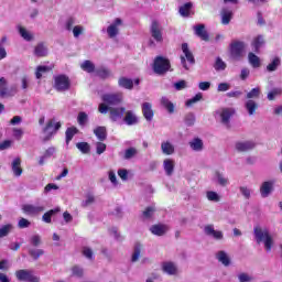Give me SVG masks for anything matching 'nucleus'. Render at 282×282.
I'll use <instances>...</instances> for the list:
<instances>
[{"label": "nucleus", "mask_w": 282, "mask_h": 282, "mask_svg": "<svg viewBox=\"0 0 282 282\" xmlns=\"http://www.w3.org/2000/svg\"><path fill=\"white\" fill-rule=\"evenodd\" d=\"M274 184H276L275 180L264 181L260 186L261 197H270V194L274 191Z\"/></svg>", "instance_id": "obj_13"}, {"label": "nucleus", "mask_w": 282, "mask_h": 282, "mask_svg": "<svg viewBox=\"0 0 282 282\" xmlns=\"http://www.w3.org/2000/svg\"><path fill=\"white\" fill-rule=\"evenodd\" d=\"M202 98H204V96L202 95V93H198L193 98L188 99L185 102V105H186V107H193V105H195L196 102H199V100H202Z\"/></svg>", "instance_id": "obj_51"}, {"label": "nucleus", "mask_w": 282, "mask_h": 282, "mask_svg": "<svg viewBox=\"0 0 282 282\" xmlns=\"http://www.w3.org/2000/svg\"><path fill=\"white\" fill-rule=\"evenodd\" d=\"M56 213H61V208H55L46 212L43 216L42 219L45 224H52V217L53 215H56Z\"/></svg>", "instance_id": "obj_38"}, {"label": "nucleus", "mask_w": 282, "mask_h": 282, "mask_svg": "<svg viewBox=\"0 0 282 282\" xmlns=\"http://www.w3.org/2000/svg\"><path fill=\"white\" fill-rule=\"evenodd\" d=\"M18 30H19L20 36H22V39L24 41L30 42V41L34 40V34L31 31H29L28 29H25L23 26H19Z\"/></svg>", "instance_id": "obj_29"}, {"label": "nucleus", "mask_w": 282, "mask_h": 282, "mask_svg": "<svg viewBox=\"0 0 282 282\" xmlns=\"http://www.w3.org/2000/svg\"><path fill=\"white\" fill-rule=\"evenodd\" d=\"M101 100H104V105H118L122 101V94H106Z\"/></svg>", "instance_id": "obj_15"}, {"label": "nucleus", "mask_w": 282, "mask_h": 282, "mask_svg": "<svg viewBox=\"0 0 282 282\" xmlns=\"http://www.w3.org/2000/svg\"><path fill=\"white\" fill-rule=\"evenodd\" d=\"M43 210H45V206L41 203L22 205V213L29 217H36V215H41Z\"/></svg>", "instance_id": "obj_7"}, {"label": "nucleus", "mask_w": 282, "mask_h": 282, "mask_svg": "<svg viewBox=\"0 0 282 282\" xmlns=\"http://www.w3.org/2000/svg\"><path fill=\"white\" fill-rule=\"evenodd\" d=\"M259 96H261V88H259V87H256V88L251 89L247 94L248 100H252V98H259Z\"/></svg>", "instance_id": "obj_52"}, {"label": "nucleus", "mask_w": 282, "mask_h": 282, "mask_svg": "<svg viewBox=\"0 0 282 282\" xmlns=\"http://www.w3.org/2000/svg\"><path fill=\"white\" fill-rule=\"evenodd\" d=\"M204 232L205 235H207L208 237H213V239H216L217 241H221V239H224V232H221L220 230H215V226L213 225L205 226Z\"/></svg>", "instance_id": "obj_16"}, {"label": "nucleus", "mask_w": 282, "mask_h": 282, "mask_svg": "<svg viewBox=\"0 0 282 282\" xmlns=\"http://www.w3.org/2000/svg\"><path fill=\"white\" fill-rule=\"evenodd\" d=\"M193 8V4L191 2L185 3L180 8V14L181 17H188L191 14V9Z\"/></svg>", "instance_id": "obj_45"}, {"label": "nucleus", "mask_w": 282, "mask_h": 282, "mask_svg": "<svg viewBox=\"0 0 282 282\" xmlns=\"http://www.w3.org/2000/svg\"><path fill=\"white\" fill-rule=\"evenodd\" d=\"M232 10L230 9H223L220 12L221 23L223 25H228L230 21H232Z\"/></svg>", "instance_id": "obj_24"}, {"label": "nucleus", "mask_w": 282, "mask_h": 282, "mask_svg": "<svg viewBox=\"0 0 282 282\" xmlns=\"http://www.w3.org/2000/svg\"><path fill=\"white\" fill-rule=\"evenodd\" d=\"M254 147L256 144L253 141H238L235 144L236 151H239L240 153H243L246 151H252Z\"/></svg>", "instance_id": "obj_18"}, {"label": "nucleus", "mask_w": 282, "mask_h": 282, "mask_svg": "<svg viewBox=\"0 0 282 282\" xmlns=\"http://www.w3.org/2000/svg\"><path fill=\"white\" fill-rule=\"evenodd\" d=\"M214 116L223 124H230V118L235 116V110L232 108H219L214 112Z\"/></svg>", "instance_id": "obj_6"}, {"label": "nucleus", "mask_w": 282, "mask_h": 282, "mask_svg": "<svg viewBox=\"0 0 282 282\" xmlns=\"http://www.w3.org/2000/svg\"><path fill=\"white\" fill-rule=\"evenodd\" d=\"M74 25H76V18L70 17L65 21V30H67V32H72Z\"/></svg>", "instance_id": "obj_53"}, {"label": "nucleus", "mask_w": 282, "mask_h": 282, "mask_svg": "<svg viewBox=\"0 0 282 282\" xmlns=\"http://www.w3.org/2000/svg\"><path fill=\"white\" fill-rule=\"evenodd\" d=\"M253 237L257 243H263L265 252H271L274 246V236L265 226L257 225L253 227Z\"/></svg>", "instance_id": "obj_1"}, {"label": "nucleus", "mask_w": 282, "mask_h": 282, "mask_svg": "<svg viewBox=\"0 0 282 282\" xmlns=\"http://www.w3.org/2000/svg\"><path fill=\"white\" fill-rule=\"evenodd\" d=\"M72 274H73V276H77L78 279H80V276H83V274H84L83 268L73 267L72 268Z\"/></svg>", "instance_id": "obj_61"}, {"label": "nucleus", "mask_w": 282, "mask_h": 282, "mask_svg": "<svg viewBox=\"0 0 282 282\" xmlns=\"http://www.w3.org/2000/svg\"><path fill=\"white\" fill-rule=\"evenodd\" d=\"M181 50L183 52V54H181V64L184 69H188V64H186V61L189 63V65H195V56H193V52H191L187 43H183Z\"/></svg>", "instance_id": "obj_5"}, {"label": "nucleus", "mask_w": 282, "mask_h": 282, "mask_svg": "<svg viewBox=\"0 0 282 282\" xmlns=\"http://www.w3.org/2000/svg\"><path fill=\"white\" fill-rule=\"evenodd\" d=\"M238 281L239 282H252V281H254V276H252V274H250V273L242 272V273L238 274Z\"/></svg>", "instance_id": "obj_47"}, {"label": "nucleus", "mask_w": 282, "mask_h": 282, "mask_svg": "<svg viewBox=\"0 0 282 282\" xmlns=\"http://www.w3.org/2000/svg\"><path fill=\"white\" fill-rule=\"evenodd\" d=\"M94 202H96V199L94 198V196L88 195V196L86 197V199L83 200L82 206H83L84 208H87L88 206H91V204H94Z\"/></svg>", "instance_id": "obj_62"}, {"label": "nucleus", "mask_w": 282, "mask_h": 282, "mask_svg": "<svg viewBox=\"0 0 282 282\" xmlns=\"http://www.w3.org/2000/svg\"><path fill=\"white\" fill-rule=\"evenodd\" d=\"M248 61H249V65H251L253 69L261 67V58H259V56H257L254 53L248 54Z\"/></svg>", "instance_id": "obj_28"}, {"label": "nucleus", "mask_w": 282, "mask_h": 282, "mask_svg": "<svg viewBox=\"0 0 282 282\" xmlns=\"http://www.w3.org/2000/svg\"><path fill=\"white\" fill-rule=\"evenodd\" d=\"M161 151L163 155H173L175 153V145L171 141H163L161 143Z\"/></svg>", "instance_id": "obj_23"}, {"label": "nucleus", "mask_w": 282, "mask_h": 282, "mask_svg": "<svg viewBox=\"0 0 282 282\" xmlns=\"http://www.w3.org/2000/svg\"><path fill=\"white\" fill-rule=\"evenodd\" d=\"M15 278L21 282H41V276L34 274L30 269H20L15 271Z\"/></svg>", "instance_id": "obj_4"}, {"label": "nucleus", "mask_w": 282, "mask_h": 282, "mask_svg": "<svg viewBox=\"0 0 282 282\" xmlns=\"http://www.w3.org/2000/svg\"><path fill=\"white\" fill-rule=\"evenodd\" d=\"M54 87L57 91H67L69 89V77L65 75L55 76Z\"/></svg>", "instance_id": "obj_12"}, {"label": "nucleus", "mask_w": 282, "mask_h": 282, "mask_svg": "<svg viewBox=\"0 0 282 282\" xmlns=\"http://www.w3.org/2000/svg\"><path fill=\"white\" fill-rule=\"evenodd\" d=\"M167 69H171V62L167 58L159 56L154 59L153 70L155 74H166Z\"/></svg>", "instance_id": "obj_8"}, {"label": "nucleus", "mask_w": 282, "mask_h": 282, "mask_svg": "<svg viewBox=\"0 0 282 282\" xmlns=\"http://www.w3.org/2000/svg\"><path fill=\"white\" fill-rule=\"evenodd\" d=\"M163 169L167 176L173 175L175 171V161L173 159H165L163 161Z\"/></svg>", "instance_id": "obj_21"}, {"label": "nucleus", "mask_w": 282, "mask_h": 282, "mask_svg": "<svg viewBox=\"0 0 282 282\" xmlns=\"http://www.w3.org/2000/svg\"><path fill=\"white\" fill-rule=\"evenodd\" d=\"M213 181L218 184V186H221L223 188H226V186H230V178H228V176H226V174L216 171L214 173V177Z\"/></svg>", "instance_id": "obj_14"}, {"label": "nucleus", "mask_w": 282, "mask_h": 282, "mask_svg": "<svg viewBox=\"0 0 282 282\" xmlns=\"http://www.w3.org/2000/svg\"><path fill=\"white\" fill-rule=\"evenodd\" d=\"M239 191H240V194L242 195V197H245V199H250V197H252V189H250V187L240 186Z\"/></svg>", "instance_id": "obj_50"}, {"label": "nucleus", "mask_w": 282, "mask_h": 282, "mask_svg": "<svg viewBox=\"0 0 282 282\" xmlns=\"http://www.w3.org/2000/svg\"><path fill=\"white\" fill-rule=\"evenodd\" d=\"M61 129V123L55 118L50 119L44 128L45 140H50L52 135H56V132Z\"/></svg>", "instance_id": "obj_9"}, {"label": "nucleus", "mask_w": 282, "mask_h": 282, "mask_svg": "<svg viewBox=\"0 0 282 282\" xmlns=\"http://www.w3.org/2000/svg\"><path fill=\"white\" fill-rule=\"evenodd\" d=\"M74 39H80L85 34V26L78 24L75 25L72 30Z\"/></svg>", "instance_id": "obj_41"}, {"label": "nucleus", "mask_w": 282, "mask_h": 282, "mask_svg": "<svg viewBox=\"0 0 282 282\" xmlns=\"http://www.w3.org/2000/svg\"><path fill=\"white\" fill-rule=\"evenodd\" d=\"M11 169H12L13 175H15V177H21V175H23V169H21V159L20 158L13 159V161L11 163Z\"/></svg>", "instance_id": "obj_22"}, {"label": "nucleus", "mask_w": 282, "mask_h": 282, "mask_svg": "<svg viewBox=\"0 0 282 282\" xmlns=\"http://www.w3.org/2000/svg\"><path fill=\"white\" fill-rule=\"evenodd\" d=\"M189 147L192 151H202L204 149V141L199 138H195L189 141Z\"/></svg>", "instance_id": "obj_31"}, {"label": "nucleus", "mask_w": 282, "mask_h": 282, "mask_svg": "<svg viewBox=\"0 0 282 282\" xmlns=\"http://www.w3.org/2000/svg\"><path fill=\"white\" fill-rule=\"evenodd\" d=\"M161 270L164 274H167V276H177L180 274V268L177 263L173 261L162 262Z\"/></svg>", "instance_id": "obj_10"}, {"label": "nucleus", "mask_w": 282, "mask_h": 282, "mask_svg": "<svg viewBox=\"0 0 282 282\" xmlns=\"http://www.w3.org/2000/svg\"><path fill=\"white\" fill-rule=\"evenodd\" d=\"M119 87L123 89H133V79L127 77H120L118 80Z\"/></svg>", "instance_id": "obj_30"}, {"label": "nucleus", "mask_w": 282, "mask_h": 282, "mask_svg": "<svg viewBox=\"0 0 282 282\" xmlns=\"http://www.w3.org/2000/svg\"><path fill=\"white\" fill-rule=\"evenodd\" d=\"M44 253H45V251H43L42 249L30 250V254L34 259H39V257H43Z\"/></svg>", "instance_id": "obj_63"}, {"label": "nucleus", "mask_w": 282, "mask_h": 282, "mask_svg": "<svg viewBox=\"0 0 282 282\" xmlns=\"http://www.w3.org/2000/svg\"><path fill=\"white\" fill-rule=\"evenodd\" d=\"M185 124H187V127H193V124H195V115L193 112L185 116Z\"/></svg>", "instance_id": "obj_58"}, {"label": "nucleus", "mask_w": 282, "mask_h": 282, "mask_svg": "<svg viewBox=\"0 0 282 282\" xmlns=\"http://www.w3.org/2000/svg\"><path fill=\"white\" fill-rule=\"evenodd\" d=\"M34 55L40 58L43 56H47V46H45V44L43 43L37 44L34 48Z\"/></svg>", "instance_id": "obj_33"}, {"label": "nucleus", "mask_w": 282, "mask_h": 282, "mask_svg": "<svg viewBox=\"0 0 282 282\" xmlns=\"http://www.w3.org/2000/svg\"><path fill=\"white\" fill-rule=\"evenodd\" d=\"M80 67L83 69V72H87V74H94V72H96V65H94L91 63V61H84L82 64H80Z\"/></svg>", "instance_id": "obj_36"}, {"label": "nucleus", "mask_w": 282, "mask_h": 282, "mask_svg": "<svg viewBox=\"0 0 282 282\" xmlns=\"http://www.w3.org/2000/svg\"><path fill=\"white\" fill-rule=\"evenodd\" d=\"M14 227L12 226V224H8L4 225L0 228V239H3V237H8V235H10V232H12V229Z\"/></svg>", "instance_id": "obj_42"}, {"label": "nucleus", "mask_w": 282, "mask_h": 282, "mask_svg": "<svg viewBox=\"0 0 282 282\" xmlns=\"http://www.w3.org/2000/svg\"><path fill=\"white\" fill-rule=\"evenodd\" d=\"M150 231L152 232V235H156V237H162L163 235H166V232H169V226L166 225H153L150 228Z\"/></svg>", "instance_id": "obj_19"}, {"label": "nucleus", "mask_w": 282, "mask_h": 282, "mask_svg": "<svg viewBox=\"0 0 282 282\" xmlns=\"http://www.w3.org/2000/svg\"><path fill=\"white\" fill-rule=\"evenodd\" d=\"M96 151L98 155H102V153H105V151H107V144L102 143V142H97L96 143Z\"/></svg>", "instance_id": "obj_60"}, {"label": "nucleus", "mask_w": 282, "mask_h": 282, "mask_svg": "<svg viewBox=\"0 0 282 282\" xmlns=\"http://www.w3.org/2000/svg\"><path fill=\"white\" fill-rule=\"evenodd\" d=\"M50 67L48 66H37L36 67V72H35V76L37 79L43 78L44 74H47V72H50Z\"/></svg>", "instance_id": "obj_49"}, {"label": "nucleus", "mask_w": 282, "mask_h": 282, "mask_svg": "<svg viewBox=\"0 0 282 282\" xmlns=\"http://www.w3.org/2000/svg\"><path fill=\"white\" fill-rule=\"evenodd\" d=\"M76 133H78V129L76 128H68L66 130V144H69V142H72Z\"/></svg>", "instance_id": "obj_48"}, {"label": "nucleus", "mask_w": 282, "mask_h": 282, "mask_svg": "<svg viewBox=\"0 0 282 282\" xmlns=\"http://www.w3.org/2000/svg\"><path fill=\"white\" fill-rule=\"evenodd\" d=\"M259 105H257V101L252 99H248L245 104V109L248 111L249 116H254Z\"/></svg>", "instance_id": "obj_26"}, {"label": "nucleus", "mask_w": 282, "mask_h": 282, "mask_svg": "<svg viewBox=\"0 0 282 282\" xmlns=\"http://www.w3.org/2000/svg\"><path fill=\"white\" fill-rule=\"evenodd\" d=\"M88 116L86 112H79L77 117V122L80 127H85L87 124Z\"/></svg>", "instance_id": "obj_55"}, {"label": "nucleus", "mask_w": 282, "mask_h": 282, "mask_svg": "<svg viewBox=\"0 0 282 282\" xmlns=\"http://www.w3.org/2000/svg\"><path fill=\"white\" fill-rule=\"evenodd\" d=\"M94 133H95L96 138L98 140H100V142L107 140V128H105V127H97L94 130Z\"/></svg>", "instance_id": "obj_34"}, {"label": "nucleus", "mask_w": 282, "mask_h": 282, "mask_svg": "<svg viewBox=\"0 0 282 282\" xmlns=\"http://www.w3.org/2000/svg\"><path fill=\"white\" fill-rule=\"evenodd\" d=\"M0 96L1 98L8 96V80L4 77L0 78Z\"/></svg>", "instance_id": "obj_43"}, {"label": "nucleus", "mask_w": 282, "mask_h": 282, "mask_svg": "<svg viewBox=\"0 0 282 282\" xmlns=\"http://www.w3.org/2000/svg\"><path fill=\"white\" fill-rule=\"evenodd\" d=\"M124 122L129 127L133 124H138V117L135 116V113H133V111H127L124 117Z\"/></svg>", "instance_id": "obj_32"}, {"label": "nucleus", "mask_w": 282, "mask_h": 282, "mask_svg": "<svg viewBox=\"0 0 282 282\" xmlns=\"http://www.w3.org/2000/svg\"><path fill=\"white\" fill-rule=\"evenodd\" d=\"M134 155H138V150L135 148H129L124 152L126 160H131V158H134Z\"/></svg>", "instance_id": "obj_57"}, {"label": "nucleus", "mask_w": 282, "mask_h": 282, "mask_svg": "<svg viewBox=\"0 0 282 282\" xmlns=\"http://www.w3.org/2000/svg\"><path fill=\"white\" fill-rule=\"evenodd\" d=\"M142 113L148 122H151L153 120V106L151 105V102L142 104Z\"/></svg>", "instance_id": "obj_20"}, {"label": "nucleus", "mask_w": 282, "mask_h": 282, "mask_svg": "<svg viewBox=\"0 0 282 282\" xmlns=\"http://www.w3.org/2000/svg\"><path fill=\"white\" fill-rule=\"evenodd\" d=\"M141 252H142V245L137 243L134 246V249L131 256L132 263H135V261H139Z\"/></svg>", "instance_id": "obj_40"}, {"label": "nucleus", "mask_w": 282, "mask_h": 282, "mask_svg": "<svg viewBox=\"0 0 282 282\" xmlns=\"http://www.w3.org/2000/svg\"><path fill=\"white\" fill-rule=\"evenodd\" d=\"M216 259H218L219 263H223L226 268L230 265V256L226 253V251H218L216 254Z\"/></svg>", "instance_id": "obj_25"}, {"label": "nucleus", "mask_w": 282, "mask_h": 282, "mask_svg": "<svg viewBox=\"0 0 282 282\" xmlns=\"http://www.w3.org/2000/svg\"><path fill=\"white\" fill-rule=\"evenodd\" d=\"M123 22L122 19L116 18L111 22H109L108 26L101 30V32H106L108 39H116L118 34H120V28H122Z\"/></svg>", "instance_id": "obj_3"}, {"label": "nucleus", "mask_w": 282, "mask_h": 282, "mask_svg": "<svg viewBox=\"0 0 282 282\" xmlns=\"http://www.w3.org/2000/svg\"><path fill=\"white\" fill-rule=\"evenodd\" d=\"M30 220L25 219V218H21L18 223L19 228H30Z\"/></svg>", "instance_id": "obj_64"}, {"label": "nucleus", "mask_w": 282, "mask_h": 282, "mask_svg": "<svg viewBox=\"0 0 282 282\" xmlns=\"http://www.w3.org/2000/svg\"><path fill=\"white\" fill-rule=\"evenodd\" d=\"M279 65H281V58L275 57L272 59V62L267 66V69L269 72H276V69L279 68Z\"/></svg>", "instance_id": "obj_44"}, {"label": "nucleus", "mask_w": 282, "mask_h": 282, "mask_svg": "<svg viewBox=\"0 0 282 282\" xmlns=\"http://www.w3.org/2000/svg\"><path fill=\"white\" fill-rule=\"evenodd\" d=\"M251 45H252L254 52H259L260 47L265 45V40L263 39V36L258 35L257 37L253 39Z\"/></svg>", "instance_id": "obj_37"}, {"label": "nucleus", "mask_w": 282, "mask_h": 282, "mask_svg": "<svg viewBox=\"0 0 282 282\" xmlns=\"http://www.w3.org/2000/svg\"><path fill=\"white\" fill-rule=\"evenodd\" d=\"M186 87H188L186 80H180L174 84V88L176 89V91H182V89H186Z\"/></svg>", "instance_id": "obj_59"}, {"label": "nucleus", "mask_w": 282, "mask_h": 282, "mask_svg": "<svg viewBox=\"0 0 282 282\" xmlns=\"http://www.w3.org/2000/svg\"><path fill=\"white\" fill-rule=\"evenodd\" d=\"M196 36H199L202 41H208V33L206 32V29L204 24H198L194 28Z\"/></svg>", "instance_id": "obj_27"}, {"label": "nucleus", "mask_w": 282, "mask_h": 282, "mask_svg": "<svg viewBox=\"0 0 282 282\" xmlns=\"http://www.w3.org/2000/svg\"><path fill=\"white\" fill-rule=\"evenodd\" d=\"M151 36L156 41V43H162L163 37H162V26L158 22H152L151 25Z\"/></svg>", "instance_id": "obj_17"}, {"label": "nucleus", "mask_w": 282, "mask_h": 282, "mask_svg": "<svg viewBox=\"0 0 282 282\" xmlns=\"http://www.w3.org/2000/svg\"><path fill=\"white\" fill-rule=\"evenodd\" d=\"M281 88H273L271 91L268 93V100H274L276 96H281Z\"/></svg>", "instance_id": "obj_56"}, {"label": "nucleus", "mask_w": 282, "mask_h": 282, "mask_svg": "<svg viewBox=\"0 0 282 282\" xmlns=\"http://www.w3.org/2000/svg\"><path fill=\"white\" fill-rule=\"evenodd\" d=\"M206 198L208 202H214L215 204L221 202V196L215 191H207Z\"/></svg>", "instance_id": "obj_39"}, {"label": "nucleus", "mask_w": 282, "mask_h": 282, "mask_svg": "<svg viewBox=\"0 0 282 282\" xmlns=\"http://www.w3.org/2000/svg\"><path fill=\"white\" fill-rule=\"evenodd\" d=\"M214 67L216 72H224V69H226V64L224 63V59L221 57H218Z\"/></svg>", "instance_id": "obj_54"}, {"label": "nucleus", "mask_w": 282, "mask_h": 282, "mask_svg": "<svg viewBox=\"0 0 282 282\" xmlns=\"http://www.w3.org/2000/svg\"><path fill=\"white\" fill-rule=\"evenodd\" d=\"M76 148L84 154H87L91 151V147H89V143L87 142H79L76 144Z\"/></svg>", "instance_id": "obj_46"}, {"label": "nucleus", "mask_w": 282, "mask_h": 282, "mask_svg": "<svg viewBox=\"0 0 282 282\" xmlns=\"http://www.w3.org/2000/svg\"><path fill=\"white\" fill-rule=\"evenodd\" d=\"M243 50H246V43L241 41H235L230 45L231 58L239 61L243 56Z\"/></svg>", "instance_id": "obj_11"}, {"label": "nucleus", "mask_w": 282, "mask_h": 282, "mask_svg": "<svg viewBox=\"0 0 282 282\" xmlns=\"http://www.w3.org/2000/svg\"><path fill=\"white\" fill-rule=\"evenodd\" d=\"M98 110L99 113H107L108 111H110V119L112 120V122H118V120H121L126 111L123 107L109 108V106H107L106 104H100Z\"/></svg>", "instance_id": "obj_2"}, {"label": "nucleus", "mask_w": 282, "mask_h": 282, "mask_svg": "<svg viewBox=\"0 0 282 282\" xmlns=\"http://www.w3.org/2000/svg\"><path fill=\"white\" fill-rule=\"evenodd\" d=\"M161 105L166 109V111H169V113H173L175 111V105H173L167 97L161 98Z\"/></svg>", "instance_id": "obj_35"}]
</instances>
